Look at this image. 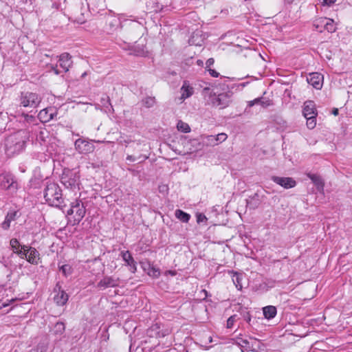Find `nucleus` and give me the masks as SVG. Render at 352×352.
<instances>
[{"label":"nucleus","instance_id":"f03ea898","mask_svg":"<svg viewBox=\"0 0 352 352\" xmlns=\"http://www.w3.org/2000/svg\"><path fill=\"white\" fill-rule=\"evenodd\" d=\"M62 190L58 184L55 183L48 184L44 190V198L45 201L52 206L60 208L63 202Z\"/></svg>","mask_w":352,"mask_h":352},{"label":"nucleus","instance_id":"c756f323","mask_svg":"<svg viewBox=\"0 0 352 352\" xmlns=\"http://www.w3.org/2000/svg\"><path fill=\"white\" fill-rule=\"evenodd\" d=\"M48 138V132L46 130H41L36 135V141L39 142L41 145L46 142V138Z\"/></svg>","mask_w":352,"mask_h":352},{"label":"nucleus","instance_id":"c85d7f7f","mask_svg":"<svg viewBox=\"0 0 352 352\" xmlns=\"http://www.w3.org/2000/svg\"><path fill=\"white\" fill-rule=\"evenodd\" d=\"M324 30L329 32H334L336 30V26L333 19L326 18V22L324 24Z\"/></svg>","mask_w":352,"mask_h":352},{"label":"nucleus","instance_id":"2f4dec72","mask_svg":"<svg viewBox=\"0 0 352 352\" xmlns=\"http://www.w3.org/2000/svg\"><path fill=\"white\" fill-rule=\"evenodd\" d=\"M177 127L179 131L184 133H188L190 131V128L189 125L181 120L177 122Z\"/></svg>","mask_w":352,"mask_h":352},{"label":"nucleus","instance_id":"6e6d98bb","mask_svg":"<svg viewBox=\"0 0 352 352\" xmlns=\"http://www.w3.org/2000/svg\"><path fill=\"white\" fill-rule=\"evenodd\" d=\"M87 75V72H84L82 76H81V78H84L85 76Z\"/></svg>","mask_w":352,"mask_h":352},{"label":"nucleus","instance_id":"13d9d810","mask_svg":"<svg viewBox=\"0 0 352 352\" xmlns=\"http://www.w3.org/2000/svg\"><path fill=\"white\" fill-rule=\"evenodd\" d=\"M243 343H245V344H247V343H248V341H247V340H243Z\"/></svg>","mask_w":352,"mask_h":352},{"label":"nucleus","instance_id":"b1692460","mask_svg":"<svg viewBox=\"0 0 352 352\" xmlns=\"http://www.w3.org/2000/svg\"><path fill=\"white\" fill-rule=\"evenodd\" d=\"M325 22H326V18L320 17V18L316 19L314 21L313 25L316 30H317L320 32H322L324 30V28Z\"/></svg>","mask_w":352,"mask_h":352},{"label":"nucleus","instance_id":"2eb2a0df","mask_svg":"<svg viewBox=\"0 0 352 352\" xmlns=\"http://www.w3.org/2000/svg\"><path fill=\"white\" fill-rule=\"evenodd\" d=\"M302 113L305 118L311 117V116H317V111L313 101L308 100L304 103Z\"/></svg>","mask_w":352,"mask_h":352},{"label":"nucleus","instance_id":"0eeeda50","mask_svg":"<svg viewBox=\"0 0 352 352\" xmlns=\"http://www.w3.org/2000/svg\"><path fill=\"white\" fill-rule=\"evenodd\" d=\"M61 182L66 188L75 189L79 184V176L76 173L68 171L63 174Z\"/></svg>","mask_w":352,"mask_h":352},{"label":"nucleus","instance_id":"f704fd0d","mask_svg":"<svg viewBox=\"0 0 352 352\" xmlns=\"http://www.w3.org/2000/svg\"><path fill=\"white\" fill-rule=\"evenodd\" d=\"M54 327L56 333L59 334H62L65 329V324L62 322H56Z\"/></svg>","mask_w":352,"mask_h":352},{"label":"nucleus","instance_id":"7c9ffc66","mask_svg":"<svg viewBox=\"0 0 352 352\" xmlns=\"http://www.w3.org/2000/svg\"><path fill=\"white\" fill-rule=\"evenodd\" d=\"M148 276L153 278H158L160 275V270L159 268L154 267L153 265L149 266L148 271Z\"/></svg>","mask_w":352,"mask_h":352},{"label":"nucleus","instance_id":"4d7b16f0","mask_svg":"<svg viewBox=\"0 0 352 352\" xmlns=\"http://www.w3.org/2000/svg\"><path fill=\"white\" fill-rule=\"evenodd\" d=\"M236 282L239 283V277L237 276L236 277Z\"/></svg>","mask_w":352,"mask_h":352},{"label":"nucleus","instance_id":"a19ab883","mask_svg":"<svg viewBox=\"0 0 352 352\" xmlns=\"http://www.w3.org/2000/svg\"><path fill=\"white\" fill-rule=\"evenodd\" d=\"M208 71H209L210 74L212 77H218L219 75V74L217 71H215L214 69H209Z\"/></svg>","mask_w":352,"mask_h":352},{"label":"nucleus","instance_id":"4be33fe9","mask_svg":"<svg viewBox=\"0 0 352 352\" xmlns=\"http://www.w3.org/2000/svg\"><path fill=\"white\" fill-rule=\"evenodd\" d=\"M16 216V212H8L5 218L4 221L1 224V227L4 230H8L10 226V223L12 221L15 219Z\"/></svg>","mask_w":352,"mask_h":352},{"label":"nucleus","instance_id":"412c9836","mask_svg":"<svg viewBox=\"0 0 352 352\" xmlns=\"http://www.w3.org/2000/svg\"><path fill=\"white\" fill-rule=\"evenodd\" d=\"M264 317L268 320L274 318L277 313L276 307L268 305L263 308Z\"/></svg>","mask_w":352,"mask_h":352},{"label":"nucleus","instance_id":"4c0bfd02","mask_svg":"<svg viewBox=\"0 0 352 352\" xmlns=\"http://www.w3.org/2000/svg\"><path fill=\"white\" fill-rule=\"evenodd\" d=\"M207 221V218L204 214L199 213L197 214V223H201V222H204V221Z\"/></svg>","mask_w":352,"mask_h":352},{"label":"nucleus","instance_id":"6ab92c4d","mask_svg":"<svg viewBox=\"0 0 352 352\" xmlns=\"http://www.w3.org/2000/svg\"><path fill=\"white\" fill-rule=\"evenodd\" d=\"M54 113L52 108H46L40 111L38 116L42 122H49L54 118Z\"/></svg>","mask_w":352,"mask_h":352},{"label":"nucleus","instance_id":"6e6552de","mask_svg":"<svg viewBox=\"0 0 352 352\" xmlns=\"http://www.w3.org/2000/svg\"><path fill=\"white\" fill-rule=\"evenodd\" d=\"M23 248L25 251L24 258L28 263L32 265H38L41 262L40 254L35 248L30 245H23Z\"/></svg>","mask_w":352,"mask_h":352},{"label":"nucleus","instance_id":"a18cd8bd","mask_svg":"<svg viewBox=\"0 0 352 352\" xmlns=\"http://www.w3.org/2000/svg\"><path fill=\"white\" fill-rule=\"evenodd\" d=\"M336 0H323V3L327 6H330L336 2Z\"/></svg>","mask_w":352,"mask_h":352},{"label":"nucleus","instance_id":"f3484780","mask_svg":"<svg viewBox=\"0 0 352 352\" xmlns=\"http://www.w3.org/2000/svg\"><path fill=\"white\" fill-rule=\"evenodd\" d=\"M122 259L125 261L126 264L130 267V270L135 273L136 271V263L134 261L131 254L129 251H123L121 252Z\"/></svg>","mask_w":352,"mask_h":352},{"label":"nucleus","instance_id":"72a5a7b5","mask_svg":"<svg viewBox=\"0 0 352 352\" xmlns=\"http://www.w3.org/2000/svg\"><path fill=\"white\" fill-rule=\"evenodd\" d=\"M59 270L65 276L70 275L72 272V267L69 265H63L59 267Z\"/></svg>","mask_w":352,"mask_h":352},{"label":"nucleus","instance_id":"dca6fc26","mask_svg":"<svg viewBox=\"0 0 352 352\" xmlns=\"http://www.w3.org/2000/svg\"><path fill=\"white\" fill-rule=\"evenodd\" d=\"M10 245L14 253L17 254L21 258H24L25 250L23 248L24 245H21L18 239H12Z\"/></svg>","mask_w":352,"mask_h":352},{"label":"nucleus","instance_id":"bb28decb","mask_svg":"<svg viewBox=\"0 0 352 352\" xmlns=\"http://www.w3.org/2000/svg\"><path fill=\"white\" fill-rule=\"evenodd\" d=\"M155 102V98L153 96H146L142 100V105L146 108L153 107Z\"/></svg>","mask_w":352,"mask_h":352},{"label":"nucleus","instance_id":"f8f14e48","mask_svg":"<svg viewBox=\"0 0 352 352\" xmlns=\"http://www.w3.org/2000/svg\"><path fill=\"white\" fill-rule=\"evenodd\" d=\"M119 278H115L112 276H104L98 283V287L106 289L108 287H116L119 285Z\"/></svg>","mask_w":352,"mask_h":352},{"label":"nucleus","instance_id":"9d476101","mask_svg":"<svg viewBox=\"0 0 352 352\" xmlns=\"http://www.w3.org/2000/svg\"><path fill=\"white\" fill-rule=\"evenodd\" d=\"M271 179L278 185L285 189L294 188L296 185V182L292 177L272 176Z\"/></svg>","mask_w":352,"mask_h":352},{"label":"nucleus","instance_id":"49530a36","mask_svg":"<svg viewBox=\"0 0 352 352\" xmlns=\"http://www.w3.org/2000/svg\"><path fill=\"white\" fill-rule=\"evenodd\" d=\"M126 160L130 162H135L136 160L135 157L133 155H127Z\"/></svg>","mask_w":352,"mask_h":352},{"label":"nucleus","instance_id":"8fccbe9b","mask_svg":"<svg viewBox=\"0 0 352 352\" xmlns=\"http://www.w3.org/2000/svg\"><path fill=\"white\" fill-rule=\"evenodd\" d=\"M23 1V3H29L30 4H32V1L33 0H21Z\"/></svg>","mask_w":352,"mask_h":352},{"label":"nucleus","instance_id":"1a4fd4ad","mask_svg":"<svg viewBox=\"0 0 352 352\" xmlns=\"http://www.w3.org/2000/svg\"><path fill=\"white\" fill-rule=\"evenodd\" d=\"M54 292L56 294L54 296V302L58 306L65 305L68 301L69 296L63 289H62L59 282L56 284L54 288Z\"/></svg>","mask_w":352,"mask_h":352},{"label":"nucleus","instance_id":"7ed1b4c3","mask_svg":"<svg viewBox=\"0 0 352 352\" xmlns=\"http://www.w3.org/2000/svg\"><path fill=\"white\" fill-rule=\"evenodd\" d=\"M42 101V97L34 92L23 91L19 96L20 105L23 107L36 108Z\"/></svg>","mask_w":352,"mask_h":352},{"label":"nucleus","instance_id":"09e8293b","mask_svg":"<svg viewBox=\"0 0 352 352\" xmlns=\"http://www.w3.org/2000/svg\"><path fill=\"white\" fill-rule=\"evenodd\" d=\"M332 113L334 116H338V109H333V111H332Z\"/></svg>","mask_w":352,"mask_h":352},{"label":"nucleus","instance_id":"aec40b11","mask_svg":"<svg viewBox=\"0 0 352 352\" xmlns=\"http://www.w3.org/2000/svg\"><path fill=\"white\" fill-rule=\"evenodd\" d=\"M255 104H259L261 107L266 108L272 104V102L270 100L264 98L263 97L257 98L253 100L249 101L248 106L251 107Z\"/></svg>","mask_w":352,"mask_h":352},{"label":"nucleus","instance_id":"39448f33","mask_svg":"<svg viewBox=\"0 0 352 352\" xmlns=\"http://www.w3.org/2000/svg\"><path fill=\"white\" fill-rule=\"evenodd\" d=\"M85 206H84V204L78 199H76L71 204V208L67 212L68 215L74 214V222L75 224H78L85 217Z\"/></svg>","mask_w":352,"mask_h":352},{"label":"nucleus","instance_id":"4468645a","mask_svg":"<svg viewBox=\"0 0 352 352\" xmlns=\"http://www.w3.org/2000/svg\"><path fill=\"white\" fill-rule=\"evenodd\" d=\"M322 79L323 76H320L319 74L311 73L309 74V76L307 78V82L312 85L314 88L320 89L322 85Z\"/></svg>","mask_w":352,"mask_h":352},{"label":"nucleus","instance_id":"473e14b6","mask_svg":"<svg viewBox=\"0 0 352 352\" xmlns=\"http://www.w3.org/2000/svg\"><path fill=\"white\" fill-rule=\"evenodd\" d=\"M307 119V126L309 129H313L316 125V116H311V117L305 118Z\"/></svg>","mask_w":352,"mask_h":352},{"label":"nucleus","instance_id":"e433bc0d","mask_svg":"<svg viewBox=\"0 0 352 352\" xmlns=\"http://www.w3.org/2000/svg\"><path fill=\"white\" fill-rule=\"evenodd\" d=\"M236 315H233V316H230L228 319V320H227V328L230 329V328H232L233 327L234 322L236 320Z\"/></svg>","mask_w":352,"mask_h":352},{"label":"nucleus","instance_id":"79ce46f5","mask_svg":"<svg viewBox=\"0 0 352 352\" xmlns=\"http://www.w3.org/2000/svg\"><path fill=\"white\" fill-rule=\"evenodd\" d=\"M144 54V47H142L140 50H138V51H135V54L136 56H143Z\"/></svg>","mask_w":352,"mask_h":352},{"label":"nucleus","instance_id":"de8ad7c7","mask_svg":"<svg viewBox=\"0 0 352 352\" xmlns=\"http://www.w3.org/2000/svg\"><path fill=\"white\" fill-rule=\"evenodd\" d=\"M52 71L56 74H60V72L59 70L57 69V65H56L55 67L54 66H52Z\"/></svg>","mask_w":352,"mask_h":352},{"label":"nucleus","instance_id":"58836bf2","mask_svg":"<svg viewBox=\"0 0 352 352\" xmlns=\"http://www.w3.org/2000/svg\"><path fill=\"white\" fill-rule=\"evenodd\" d=\"M243 318L244 320L250 324V321H251V316H250V314H249V312L246 311L244 314H243Z\"/></svg>","mask_w":352,"mask_h":352},{"label":"nucleus","instance_id":"423d86ee","mask_svg":"<svg viewBox=\"0 0 352 352\" xmlns=\"http://www.w3.org/2000/svg\"><path fill=\"white\" fill-rule=\"evenodd\" d=\"M0 186L2 188L9 190L11 193H15L19 188L15 177L9 173L0 175Z\"/></svg>","mask_w":352,"mask_h":352},{"label":"nucleus","instance_id":"c03bdc74","mask_svg":"<svg viewBox=\"0 0 352 352\" xmlns=\"http://www.w3.org/2000/svg\"><path fill=\"white\" fill-rule=\"evenodd\" d=\"M36 352H46V347L43 345L38 346Z\"/></svg>","mask_w":352,"mask_h":352},{"label":"nucleus","instance_id":"393cba45","mask_svg":"<svg viewBox=\"0 0 352 352\" xmlns=\"http://www.w3.org/2000/svg\"><path fill=\"white\" fill-rule=\"evenodd\" d=\"M309 178L313 182V183L317 186L318 188H322L324 186V182L322 178L316 174H308Z\"/></svg>","mask_w":352,"mask_h":352},{"label":"nucleus","instance_id":"37998d69","mask_svg":"<svg viewBox=\"0 0 352 352\" xmlns=\"http://www.w3.org/2000/svg\"><path fill=\"white\" fill-rule=\"evenodd\" d=\"M25 118L26 120V121L28 122H32L34 120V117L33 116H30V115H25Z\"/></svg>","mask_w":352,"mask_h":352},{"label":"nucleus","instance_id":"c9c22d12","mask_svg":"<svg viewBox=\"0 0 352 352\" xmlns=\"http://www.w3.org/2000/svg\"><path fill=\"white\" fill-rule=\"evenodd\" d=\"M218 144L223 142L227 139L228 136L224 133H221L215 135Z\"/></svg>","mask_w":352,"mask_h":352},{"label":"nucleus","instance_id":"3c124183","mask_svg":"<svg viewBox=\"0 0 352 352\" xmlns=\"http://www.w3.org/2000/svg\"><path fill=\"white\" fill-rule=\"evenodd\" d=\"M168 273L169 274H170L171 276H175L176 274V272L175 271L169 270V271H168Z\"/></svg>","mask_w":352,"mask_h":352},{"label":"nucleus","instance_id":"f257e3e1","mask_svg":"<svg viewBox=\"0 0 352 352\" xmlns=\"http://www.w3.org/2000/svg\"><path fill=\"white\" fill-rule=\"evenodd\" d=\"M202 93L206 103L213 107L223 109L228 107L232 102V93L229 91L220 93L217 88L211 89L206 87Z\"/></svg>","mask_w":352,"mask_h":352},{"label":"nucleus","instance_id":"5fc2aeb1","mask_svg":"<svg viewBox=\"0 0 352 352\" xmlns=\"http://www.w3.org/2000/svg\"><path fill=\"white\" fill-rule=\"evenodd\" d=\"M77 21H78V23H83V20H82V19H78Z\"/></svg>","mask_w":352,"mask_h":352},{"label":"nucleus","instance_id":"ea45409f","mask_svg":"<svg viewBox=\"0 0 352 352\" xmlns=\"http://www.w3.org/2000/svg\"><path fill=\"white\" fill-rule=\"evenodd\" d=\"M214 59L210 58H208L206 63V68H210V66H212L213 64H214Z\"/></svg>","mask_w":352,"mask_h":352},{"label":"nucleus","instance_id":"a878e982","mask_svg":"<svg viewBox=\"0 0 352 352\" xmlns=\"http://www.w3.org/2000/svg\"><path fill=\"white\" fill-rule=\"evenodd\" d=\"M204 144L208 146H214L218 145L215 135H206L204 138Z\"/></svg>","mask_w":352,"mask_h":352},{"label":"nucleus","instance_id":"603ef678","mask_svg":"<svg viewBox=\"0 0 352 352\" xmlns=\"http://www.w3.org/2000/svg\"><path fill=\"white\" fill-rule=\"evenodd\" d=\"M197 65H203V61H202V60H197Z\"/></svg>","mask_w":352,"mask_h":352},{"label":"nucleus","instance_id":"9b49d317","mask_svg":"<svg viewBox=\"0 0 352 352\" xmlns=\"http://www.w3.org/2000/svg\"><path fill=\"white\" fill-rule=\"evenodd\" d=\"M75 148L80 153H87L93 151L94 146L89 142L79 138L75 142Z\"/></svg>","mask_w":352,"mask_h":352},{"label":"nucleus","instance_id":"ddd939ff","mask_svg":"<svg viewBox=\"0 0 352 352\" xmlns=\"http://www.w3.org/2000/svg\"><path fill=\"white\" fill-rule=\"evenodd\" d=\"M72 56L69 53H63L59 56V65L60 67L63 69L64 72H67L69 71L70 67L72 65V60H71Z\"/></svg>","mask_w":352,"mask_h":352},{"label":"nucleus","instance_id":"5701e85b","mask_svg":"<svg viewBox=\"0 0 352 352\" xmlns=\"http://www.w3.org/2000/svg\"><path fill=\"white\" fill-rule=\"evenodd\" d=\"M175 215L177 219L183 223H188L190 219V215L188 213L185 212L180 209L175 210Z\"/></svg>","mask_w":352,"mask_h":352},{"label":"nucleus","instance_id":"20e7f679","mask_svg":"<svg viewBox=\"0 0 352 352\" xmlns=\"http://www.w3.org/2000/svg\"><path fill=\"white\" fill-rule=\"evenodd\" d=\"M25 142L18 135L10 136L6 142V151L8 155L19 153L24 149Z\"/></svg>","mask_w":352,"mask_h":352},{"label":"nucleus","instance_id":"a211bd4d","mask_svg":"<svg viewBox=\"0 0 352 352\" xmlns=\"http://www.w3.org/2000/svg\"><path fill=\"white\" fill-rule=\"evenodd\" d=\"M194 93V89L190 86L187 81H184L181 87V99L185 100L190 97Z\"/></svg>","mask_w":352,"mask_h":352},{"label":"nucleus","instance_id":"864d4df0","mask_svg":"<svg viewBox=\"0 0 352 352\" xmlns=\"http://www.w3.org/2000/svg\"><path fill=\"white\" fill-rule=\"evenodd\" d=\"M294 0H285V1L287 3H292L293 2Z\"/></svg>","mask_w":352,"mask_h":352},{"label":"nucleus","instance_id":"cd10ccee","mask_svg":"<svg viewBox=\"0 0 352 352\" xmlns=\"http://www.w3.org/2000/svg\"><path fill=\"white\" fill-rule=\"evenodd\" d=\"M101 105L105 109L106 111H113V109L110 102V99L109 96H105L100 99Z\"/></svg>","mask_w":352,"mask_h":352}]
</instances>
